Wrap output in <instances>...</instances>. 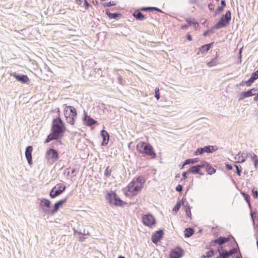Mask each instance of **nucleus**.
Segmentation results:
<instances>
[{"label": "nucleus", "instance_id": "f257e3e1", "mask_svg": "<svg viewBox=\"0 0 258 258\" xmlns=\"http://www.w3.org/2000/svg\"><path fill=\"white\" fill-rule=\"evenodd\" d=\"M65 105L66 107L64 109V114L66 121L71 125H74L77 115V110L73 106Z\"/></svg>", "mask_w": 258, "mask_h": 258}, {"label": "nucleus", "instance_id": "f03ea898", "mask_svg": "<svg viewBox=\"0 0 258 258\" xmlns=\"http://www.w3.org/2000/svg\"><path fill=\"white\" fill-rule=\"evenodd\" d=\"M64 127L62 121L60 118L54 119L52 126V133L57 138L64 132Z\"/></svg>", "mask_w": 258, "mask_h": 258}, {"label": "nucleus", "instance_id": "7ed1b4c3", "mask_svg": "<svg viewBox=\"0 0 258 258\" xmlns=\"http://www.w3.org/2000/svg\"><path fill=\"white\" fill-rule=\"evenodd\" d=\"M231 18V12L230 11H227L225 14L221 17L219 21L215 25L214 28L219 29L225 27L229 24Z\"/></svg>", "mask_w": 258, "mask_h": 258}, {"label": "nucleus", "instance_id": "20e7f679", "mask_svg": "<svg viewBox=\"0 0 258 258\" xmlns=\"http://www.w3.org/2000/svg\"><path fill=\"white\" fill-rule=\"evenodd\" d=\"M106 199L110 204L117 206H122L125 203L120 200L116 193L114 192H108L106 195Z\"/></svg>", "mask_w": 258, "mask_h": 258}, {"label": "nucleus", "instance_id": "39448f33", "mask_svg": "<svg viewBox=\"0 0 258 258\" xmlns=\"http://www.w3.org/2000/svg\"><path fill=\"white\" fill-rule=\"evenodd\" d=\"M66 188V186L64 185L58 183L51 190L49 195L51 198H55L62 194Z\"/></svg>", "mask_w": 258, "mask_h": 258}, {"label": "nucleus", "instance_id": "423d86ee", "mask_svg": "<svg viewBox=\"0 0 258 258\" xmlns=\"http://www.w3.org/2000/svg\"><path fill=\"white\" fill-rule=\"evenodd\" d=\"M50 204V201L46 199L43 198L40 200V207L45 214L51 215Z\"/></svg>", "mask_w": 258, "mask_h": 258}, {"label": "nucleus", "instance_id": "0eeeda50", "mask_svg": "<svg viewBox=\"0 0 258 258\" xmlns=\"http://www.w3.org/2000/svg\"><path fill=\"white\" fill-rule=\"evenodd\" d=\"M142 219L144 224L148 227H151L155 224V219L151 214L144 215Z\"/></svg>", "mask_w": 258, "mask_h": 258}, {"label": "nucleus", "instance_id": "6e6552de", "mask_svg": "<svg viewBox=\"0 0 258 258\" xmlns=\"http://www.w3.org/2000/svg\"><path fill=\"white\" fill-rule=\"evenodd\" d=\"M147 156L151 157V158L154 159L156 157V153H155L153 147L149 144L145 146L143 149V153Z\"/></svg>", "mask_w": 258, "mask_h": 258}, {"label": "nucleus", "instance_id": "1a4fd4ad", "mask_svg": "<svg viewBox=\"0 0 258 258\" xmlns=\"http://www.w3.org/2000/svg\"><path fill=\"white\" fill-rule=\"evenodd\" d=\"M215 151L214 147L212 146H206L203 148H198L195 153V155H201L206 152L207 153H212Z\"/></svg>", "mask_w": 258, "mask_h": 258}, {"label": "nucleus", "instance_id": "9d476101", "mask_svg": "<svg viewBox=\"0 0 258 258\" xmlns=\"http://www.w3.org/2000/svg\"><path fill=\"white\" fill-rule=\"evenodd\" d=\"M46 157L48 159H51L53 162H55L58 159V154L56 150L50 149L46 152Z\"/></svg>", "mask_w": 258, "mask_h": 258}, {"label": "nucleus", "instance_id": "9b49d317", "mask_svg": "<svg viewBox=\"0 0 258 258\" xmlns=\"http://www.w3.org/2000/svg\"><path fill=\"white\" fill-rule=\"evenodd\" d=\"M132 183H135V185L140 192L143 187L145 180L142 177H138L134 178L132 181Z\"/></svg>", "mask_w": 258, "mask_h": 258}, {"label": "nucleus", "instance_id": "f8f14e48", "mask_svg": "<svg viewBox=\"0 0 258 258\" xmlns=\"http://www.w3.org/2000/svg\"><path fill=\"white\" fill-rule=\"evenodd\" d=\"M127 192L128 195L131 196H134L138 195L140 191L139 190L136 188V187L134 183L130 182L129 184L128 185L127 187Z\"/></svg>", "mask_w": 258, "mask_h": 258}, {"label": "nucleus", "instance_id": "ddd939ff", "mask_svg": "<svg viewBox=\"0 0 258 258\" xmlns=\"http://www.w3.org/2000/svg\"><path fill=\"white\" fill-rule=\"evenodd\" d=\"M10 76H13L18 81L21 82L22 83H28L29 81V78L27 75H17L16 73H10Z\"/></svg>", "mask_w": 258, "mask_h": 258}, {"label": "nucleus", "instance_id": "4468645a", "mask_svg": "<svg viewBox=\"0 0 258 258\" xmlns=\"http://www.w3.org/2000/svg\"><path fill=\"white\" fill-rule=\"evenodd\" d=\"M163 234V230H159L154 233L152 236V241L153 243H157L162 237Z\"/></svg>", "mask_w": 258, "mask_h": 258}, {"label": "nucleus", "instance_id": "2eb2a0df", "mask_svg": "<svg viewBox=\"0 0 258 258\" xmlns=\"http://www.w3.org/2000/svg\"><path fill=\"white\" fill-rule=\"evenodd\" d=\"M67 199L68 198L66 197L61 200L60 201L56 202L54 205L53 209L52 210H51V215H53L54 213H55L58 211L59 207L66 202Z\"/></svg>", "mask_w": 258, "mask_h": 258}, {"label": "nucleus", "instance_id": "dca6fc26", "mask_svg": "<svg viewBox=\"0 0 258 258\" xmlns=\"http://www.w3.org/2000/svg\"><path fill=\"white\" fill-rule=\"evenodd\" d=\"M33 150V148L32 146H28L25 151V156L26 158L28 161L29 164L31 165L32 163V152Z\"/></svg>", "mask_w": 258, "mask_h": 258}, {"label": "nucleus", "instance_id": "f3484780", "mask_svg": "<svg viewBox=\"0 0 258 258\" xmlns=\"http://www.w3.org/2000/svg\"><path fill=\"white\" fill-rule=\"evenodd\" d=\"M183 254V250L181 248L175 249L171 251L170 258H180Z\"/></svg>", "mask_w": 258, "mask_h": 258}, {"label": "nucleus", "instance_id": "a211bd4d", "mask_svg": "<svg viewBox=\"0 0 258 258\" xmlns=\"http://www.w3.org/2000/svg\"><path fill=\"white\" fill-rule=\"evenodd\" d=\"M247 158V153L239 152L235 157V160L238 163H243Z\"/></svg>", "mask_w": 258, "mask_h": 258}, {"label": "nucleus", "instance_id": "6ab92c4d", "mask_svg": "<svg viewBox=\"0 0 258 258\" xmlns=\"http://www.w3.org/2000/svg\"><path fill=\"white\" fill-rule=\"evenodd\" d=\"M204 167H205L204 163L201 165L193 166L189 169L188 172L193 174L199 173L200 169Z\"/></svg>", "mask_w": 258, "mask_h": 258}, {"label": "nucleus", "instance_id": "aec40b11", "mask_svg": "<svg viewBox=\"0 0 258 258\" xmlns=\"http://www.w3.org/2000/svg\"><path fill=\"white\" fill-rule=\"evenodd\" d=\"M250 158L251 160L253 161L254 166L256 169L258 168V157L254 153H247V158Z\"/></svg>", "mask_w": 258, "mask_h": 258}, {"label": "nucleus", "instance_id": "412c9836", "mask_svg": "<svg viewBox=\"0 0 258 258\" xmlns=\"http://www.w3.org/2000/svg\"><path fill=\"white\" fill-rule=\"evenodd\" d=\"M84 121L85 122V124L87 126H91L93 124H95L97 123V121L92 118H91L90 116H88L86 114H85L84 117Z\"/></svg>", "mask_w": 258, "mask_h": 258}, {"label": "nucleus", "instance_id": "4be33fe9", "mask_svg": "<svg viewBox=\"0 0 258 258\" xmlns=\"http://www.w3.org/2000/svg\"><path fill=\"white\" fill-rule=\"evenodd\" d=\"M101 135L103 138L102 145H107L109 139V134L106 131L102 130L101 132Z\"/></svg>", "mask_w": 258, "mask_h": 258}, {"label": "nucleus", "instance_id": "5701e85b", "mask_svg": "<svg viewBox=\"0 0 258 258\" xmlns=\"http://www.w3.org/2000/svg\"><path fill=\"white\" fill-rule=\"evenodd\" d=\"M229 240V238L228 237H220L219 238L216 239L212 242H214L216 243H218L219 245H222Z\"/></svg>", "mask_w": 258, "mask_h": 258}, {"label": "nucleus", "instance_id": "b1692460", "mask_svg": "<svg viewBox=\"0 0 258 258\" xmlns=\"http://www.w3.org/2000/svg\"><path fill=\"white\" fill-rule=\"evenodd\" d=\"M213 43H211L208 44L204 45H203L200 48V52H201L202 53H204L206 52H207L211 45L213 44Z\"/></svg>", "mask_w": 258, "mask_h": 258}, {"label": "nucleus", "instance_id": "393cba45", "mask_svg": "<svg viewBox=\"0 0 258 258\" xmlns=\"http://www.w3.org/2000/svg\"><path fill=\"white\" fill-rule=\"evenodd\" d=\"M133 15L136 19L140 21H143L145 18V16L140 12H135Z\"/></svg>", "mask_w": 258, "mask_h": 258}, {"label": "nucleus", "instance_id": "a878e982", "mask_svg": "<svg viewBox=\"0 0 258 258\" xmlns=\"http://www.w3.org/2000/svg\"><path fill=\"white\" fill-rule=\"evenodd\" d=\"M148 144L141 142H139L137 145V150L140 153H143V150L144 147H145V146L147 145Z\"/></svg>", "mask_w": 258, "mask_h": 258}, {"label": "nucleus", "instance_id": "bb28decb", "mask_svg": "<svg viewBox=\"0 0 258 258\" xmlns=\"http://www.w3.org/2000/svg\"><path fill=\"white\" fill-rule=\"evenodd\" d=\"M257 90L255 88L251 89L247 91L244 92L245 94H244V97H249L255 95L256 94L255 93H252V91H256Z\"/></svg>", "mask_w": 258, "mask_h": 258}, {"label": "nucleus", "instance_id": "cd10ccee", "mask_svg": "<svg viewBox=\"0 0 258 258\" xmlns=\"http://www.w3.org/2000/svg\"><path fill=\"white\" fill-rule=\"evenodd\" d=\"M194 233V231L192 228H186L184 230V236L185 237H189L190 236L192 235Z\"/></svg>", "mask_w": 258, "mask_h": 258}, {"label": "nucleus", "instance_id": "c85d7f7f", "mask_svg": "<svg viewBox=\"0 0 258 258\" xmlns=\"http://www.w3.org/2000/svg\"><path fill=\"white\" fill-rule=\"evenodd\" d=\"M204 164H205V166L207 165V171L209 174L212 175L216 172V170L211 166H210L207 162H204Z\"/></svg>", "mask_w": 258, "mask_h": 258}, {"label": "nucleus", "instance_id": "c756f323", "mask_svg": "<svg viewBox=\"0 0 258 258\" xmlns=\"http://www.w3.org/2000/svg\"><path fill=\"white\" fill-rule=\"evenodd\" d=\"M218 62L217 61V57L212 59V60L208 62H207V64L209 67H212L216 66L218 64Z\"/></svg>", "mask_w": 258, "mask_h": 258}, {"label": "nucleus", "instance_id": "7c9ffc66", "mask_svg": "<svg viewBox=\"0 0 258 258\" xmlns=\"http://www.w3.org/2000/svg\"><path fill=\"white\" fill-rule=\"evenodd\" d=\"M141 11L154 10L159 12H162L161 10L156 7H143L141 9Z\"/></svg>", "mask_w": 258, "mask_h": 258}, {"label": "nucleus", "instance_id": "2f4dec72", "mask_svg": "<svg viewBox=\"0 0 258 258\" xmlns=\"http://www.w3.org/2000/svg\"><path fill=\"white\" fill-rule=\"evenodd\" d=\"M197 162V158H195V159H187L185 161L183 166H182V167L186 165H187V164H194L196 162Z\"/></svg>", "mask_w": 258, "mask_h": 258}, {"label": "nucleus", "instance_id": "473e14b6", "mask_svg": "<svg viewBox=\"0 0 258 258\" xmlns=\"http://www.w3.org/2000/svg\"><path fill=\"white\" fill-rule=\"evenodd\" d=\"M57 139H58V138H57L56 136H54V135L52 133L47 137L45 141V143H49L53 140H56Z\"/></svg>", "mask_w": 258, "mask_h": 258}, {"label": "nucleus", "instance_id": "72a5a7b5", "mask_svg": "<svg viewBox=\"0 0 258 258\" xmlns=\"http://www.w3.org/2000/svg\"><path fill=\"white\" fill-rule=\"evenodd\" d=\"M181 205V201L178 202L176 203V205L173 208V210H172L173 212L175 214H176L177 211L179 210Z\"/></svg>", "mask_w": 258, "mask_h": 258}, {"label": "nucleus", "instance_id": "f704fd0d", "mask_svg": "<svg viewBox=\"0 0 258 258\" xmlns=\"http://www.w3.org/2000/svg\"><path fill=\"white\" fill-rule=\"evenodd\" d=\"M106 14L110 19H116L119 14L118 13H111L107 11H106Z\"/></svg>", "mask_w": 258, "mask_h": 258}, {"label": "nucleus", "instance_id": "c9c22d12", "mask_svg": "<svg viewBox=\"0 0 258 258\" xmlns=\"http://www.w3.org/2000/svg\"><path fill=\"white\" fill-rule=\"evenodd\" d=\"M229 253L227 252V251L220 252L219 256H217L216 258H228L230 256Z\"/></svg>", "mask_w": 258, "mask_h": 258}, {"label": "nucleus", "instance_id": "e433bc0d", "mask_svg": "<svg viewBox=\"0 0 258 258\" xmlns=\"http://www.w3.org/2000/svg\"><path fill=\"white\" fill-rule=\"evenodd\" d=\"M111 169L109 168V166H108L106 168V170H105V173H104V175L106 177H109L111 175Z\"/></svg>", "mask_w": 258, "mask_h": 258}, {"label": "nucleus", "instance_id": "4c0bfd02", "mask_svg": "<svg viewBox=\"0 0 258 258\" xmlns=\"http://www.w3.org/2000/svg\"><path fill=\"white\" fill-rule=\"evenodd\" d=\"M250 78L253 79L254 81L258 79V70L256 71L255 72L253 73Z\"/></svg>", "mask_w": 258, "mask_h": 258}, {"label": "nucleus", "instance_id": "58836bf2", "mask_svg": "<svg viewBox=\"0 0 258 258\" xmlns=\"http://www.w3.org/2000/svg\"><path fill=\"white\" fill-rule=\"evenodd\" d=\"M254 81L250 78L247 81H245V85L247 87H249L251 85V84L253 83Z\"/></svg>", "mask_w": 258, "mask_h": 258}, {"label": "nucleus", "instance_id": "ea45409f", "mask_svg": "<svg viewBox=\"0 0 258 258\" xmlns=\"http://www.w3.org/2000/svg\"><path fill=\"white\" fill-rule=\"evenodd\" d=\"M185 213L186 214V215L188 217L191 218V212H190V208L189 206H188V207L185 208Z\"/></svg>", "mask_w": 258, "mask_h": 258}, {"label": "nucleus", "instance_id": "a19ab883", "mask_svg": "<svg viewBox=\"0 0 258 258\" xmlns=\"http://www.w3.org/2000/svg\"><path fill=\"white\" fill-rule=\"evenodd\" d=\"M243 197L244 198L245 201H246V202L249 205H250V199L249 196L245 193H243Z\"/></svg>", "mask_w": 258, "mask_h": 258}, {"label": "nucleus", "instance_id": "79ce46f5", "mask_svg": "<svg viewBox=\"0 0 258 258\" xmlns=\"http://www.w3.org/2000/svg\"><path fill=\"white\" fill-rule=\"evenodd\" d=\"M155 97L157 100H159L160 98V92H159V89L158 88H156L155 90Z\"/></svg>", "mask_w": 258, "mask_h": 258}, {"label": "nucleus", "instance_id": "37998d69", "mask_svg": "<svg viewBox=\"0 0 258 258\" xmlns=\"http://www.w3.org/2000/svg\"><path fill=\"white\" fill-rule=\"evenodd\" d=\"M214 255V251L213 250H209L206 253V256L207 257H211Z\"/></svg>", "mask_w": 258, "mask_h": 258}, {"label": "nucleus", "instance_id": "c03bdc74", "mask_svg": "<svg viewBox=\"0 0 258 258\" xmlns=\"http://www.w3.org/2000/svg\"><path fill=\"white\" fill-rule=\"evenodd\" d=\"M115 5H116L115 3H114L113 2L112 3V2H110L109 3L104 4L103 6H104V7H109L112 6H115Z\"/></svg>", "mask_w": 258, "mask_h": 258}, {"label": "nucleus", "instance_id": "a18cd8bd", "mask_svg": "<svg viewBox=\"0 0 258 258\" xmlns=\"http://www.w3.org/2000/svg\"><path fill=\"white\" fill-rule=\"evenodd\" d=\"M227 252L229 253V255L231 256L233 254L235 253H236L237 252V250L236 248H233L231 249H230V250L229 251H227Z\"/></svg>", "mask_w": 258, "mask_h": 258}, {"label": "nucleus", "instance_id": "49530a36", "mask_svg": "<svg viewBox=\"0 0 258 258\" xmlns=\"http://www.w3.org/2000/svg\"><path fill=\"white\" fill-rule=\"evenodd\" d=\"M234 166L236 168L237 174L240 176L241 175V170L239 169V166L237 165H234Z\"/></svg>", "mask_w": 258, "mask_h": 258}, {"label": "nucleus", "instance_id": "de8ad7c7", "mask_svg": "<svg viewBox=\"0 0 258 258\" xmlns=\"http://www.w3.org/2000/svg\"><path fill=\"white\" fill-rule=\"evenodd\" d=\"M187 22H188V25H190L191 24H193L195 25V26L196 27L197 25H198V24L196 22H195L191 20H187Z\"/></svg>", "mask_w": 258, "mask_h": 258}, {"label": "nucleus", "instance_id": "09e8293b", "mask_svg": "<svg viewBox=\"0 0 258 258\" xmlns=\"http://www.w3.org/2000/svg\"><path fill=\"white\" fill-rule=\"evenodd\" d=\"M252 194H253V197L254 198H257V197H258V192L257 190H254V189H252Z\"/></svg>", "mask_w": 258, "mask_h": 258}, {"label": "nucleus", "instance_id": "8fccbe9b", "mask_svg": "<svg viewBox=\"0 0 258 258\" xmlns=\"http://www.w3.org/2000/svg\"><path fill=\"white\" fill-rule=\"evenodd\" d=\"M182 190V186L181 184H178L176 187V190L177 191H181Z\"/></svg>", "mask_w": 258, "mask_h": 258}, {"label": "nucleus", "instance_id": "3c124183", "mask_svg": "<svg viewBox=\"0 0 258 258\" xmlns=\"http://www.w3.org/2000/svg\"><path fill=\"white\" fill-rule=\"evenodd\" d=\"M223 10V8L221 7H219L217 9H216V11L215 12L216 13V15L217 14H219L220 12L222 11Z\"/></svg>", "mask_w": 258, "mask_h": 258}, {"label": "nucleus", "instance_id": "603ef678", "mask_svg": "<svg viewBox=\"0 0 258 258\" xmlns=\"http://www.w3.org/2000/svg\"><path fill=\"white\" fill-rule=\"evenodd\" d=\"M244 94H245L244 92L240 94V95H239V100H242L244 98H246V97H244Z\"/></svg>", "mask_w": 258, "mask_h": 258}, {"label": "nucleus", "instance_id": "864d4df0", "mask_svg": "<svg viewBox=\"0 0 258 258\" xmlns=\"http://www.w3.org/2000/svg\"><path fill=\"white\" fill-rule=\"evenodd\" d=\"M181 204H182L185 207V208L187 207L188 206H189L187 201H184L183 200Z\"/></svg>", "mask_w": 258, "mask_h": 258}, {"label": "nucleus", "instance_id": "5fc2aeb1", "mask_svg": "<svg viewBox=\"0 0 258 258\" xmlns=\"http://www.w3.org/2000/svg\"><path fill=\"white\" fill-rule=\"evenodd\" d=\"M84 5L86 9L90 6L87 0H84Z\"/></svg>", "mask_w": 258, "mask_h": 258}, {"label": "nucleus", "instance_id": "6e6d98bb", "mask_svg": "<svg viewBox=\"0 0 258 258\" xmlns=\"http://www.w3.org/2000/svg\"><path fill=\"white\" fill-rule=\"evenodd\" d=\"M221 7H222L223 8H224V7H225L226 6V3H225V0H221Z\"/></svg>", "mask_w": 258, "mask_h": 258}, {"label": "nucleus", "instance_id": "4d7b16f0", "mask_svg": "<svg viewBox=\"0 0 258 258\" xmlns=\"http://www.w3.org/2000/svg\"><path fill=\"white\" fill-rule=\"evenodd\" d=\"M208 7L210 10H213L214 9V5H213L212 4H210L208 5Z\"/></svg>", "mask_w": 258, "mask_h": 258}, {"label": "nucleus", "instance_id": "13d9d810", "mask_svg": "<svg viewBox=\"0 0 258 258\" xmlns=\"http://www.w3.org/2000/svg\"><path fill=\"white\" fill-rule=\"evenodd\" d=\"M226 167L227 169L228 170H232V166L230 164H226Z\"/></svg>", "mask_w": 258, "mask_h": 258}, {"label": "nucleus", "instance_id": "bf43d9fd", "mask_svg": "<svg viewBox=\"0 0 258 258\" xmlns=\"http://www.w3.org/2000/svg\"><path fill=\"white\" fill-rule=\"evenodd\" d=\"M187 172H183L182 173V177L184 179H186L187 178Z\"/></svg>", "mask_w": 258, "mask_h": 258}, {"label": "nucleus", "instance_id": "052dcab7", "mask_svg": "<svg viewBox=\"0 0 258 258\" xmlns=\"http://www.w3.org/2000/svg\"><path fill=\"white\" fill-rule=\"evenodd\" d=\"M82 3V0H76V3H77V4H78L79 5H81Z\"/></svg>", "mask_w": 258, "mask_h": 258}, {"label": "nucleus", "instance_id": "680f3d73", "mask_svg": "<svg viewBox=\"0 0 258 258\" xmlns=\"http://www.w3.org/2000/svg\"><path fill=\"white\" fill-rule=\"evenodd\" d=\"M187 39L189 41H191V40H192L191 36L190 35H187Z\"/></svg>", "mask_w": 258, "mask_h": 258}, {"label": "nucleus", "instance_id": "e2e57ef3", "mask_svg": "<svg viewBox=\"0 0 258 258\" xmlns=\"http://www.w3.org/2000/svg\"><path fill=\"white\" fill-rule=\"evenodd\" d=\"M118 80H119V82H120V83H121V81H122V78H121V76H119L118 77Z\"/></svg>", "mask_w": 258, "mask_h": 258}, {"label": "nucleus", "instance_id": "0e129e2a", "mask_svg": "<svg viewBox=\"0 0 258 258\" xmlns=\"http://www.w3.org/2000/svg\"><path fill=\"white\" fill-rule=\"evenodd\" d=\"M254 99V100L255 101H258V95H257V94H256V96H255V97H254V99Z\"/></svg>", "mask_w": 258, "mask_h": 258}, {"label": "nucleus", "instance_id": "69168bd1", "mask_svg": "<svg viewBox=\"0 0 258 258\" xmlns=\"http://www.w3.org/2000/svg\"><path fill=\"white\" fill-rule=\"evenodd\" d=\"M76 169H73L72 170L71 173H72V174H74V176H75V173H76Z\"/></svg>", "mask_w": 258, "mask_h": 258}, {"label": "nucleus", "instance_id": "338daca9", "mask_svg": "<svg viewBox=\"0 0 258 258\" xmlns=\"http://www.w3.org/2000/svg\"><path fill=\"white\" fill-rule=\"evenodd\" d=\"M188 25H185L182 26L181 28L182 29H186L188 27Z\"/></svg>", "mask_w": 258, "mask_h": 258}, {"label": "nucleus", "instance_id": "774afa93", "mask_svg": "<svg viewBox=\"0 0 258 258\" xmlns=\"http://www.w3.org/2000/svg\"><path fill=\"white\" fill-rule=\"evenodd\" d=\"M245 81H242L240 84H239V85L240 86H244V85H245V83H244Z\"/></svg>", "mask_w": 258, "mask_h": 258}]
</instances>
